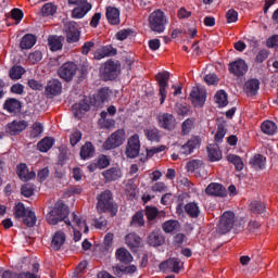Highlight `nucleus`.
<instances>
[{"label": "nucleus", "instance_id": "26", "mask_svg": "<svg viewBox=\"0 0 278 278\" xmlns=\"http://www.w3.org/2000/svg\"><path fill=\"white\" fill-rule=\"evenodd\" d=\"M207 153H208V160L212 162H219V160H223V152L220 151V148H218V144H210L207 147Z\"/></svg>", "mask_w": 278, "mask_h": 278}, {"label": "nucleus", "instance_id": "16", "mask_svg": "<svg viewBox=\"0 0 278 278\" xmlns=\"http://www.w3.org/2000/svg\"><path fill=\"white\" fill-rule=\"evenodd\" d=\"M79 25L76 22H70L67 24L66 41L70 43L79 42Z\"/></svg>", "mask_w": 278, "mask_h": 278}, {"label": "nucleus", "instance_id": "23", "mask_svg": "<svg viewBox=\"0 0 278 278\" xmlns=\"http://www.w3.org/2000/svg\"><path fill=\"white\" fill-rule=\"evenodd\" d=\"M102 175L106 181H116V179L123 177V170H121V167H111L104 170Z\"/></svg>", "mask_w": 278, "mask_h": 278}, {"label": "nucleus", "instance_id": "40", "mask_svg": "<svg viewBox=\"0 0 278 278\" xmlns=\"http://www.w3.org/2000/svg\"><path fill=\"white\" fill-rule=\"evenodd\" d=\"M245 92L248 94H255L260 90V80L251 79L245 83Z\"/></svg>", "mask_w": 278, "mask_h": 278}, {"label": "nucleus", "instance_id": "5", "mask_svg": "<svg viewBox=\"0 0 278 278\" xmlns=\"http://www.w3.org/2000/svg\"><path fill=\"white\" fill-rule=\"evenodd\" d=\"M125 142V129H118L113 132L103 143V149L105 151H112V149H117Z\"/></svg>", "mask_w": 278, "mask_h": 278}, {"label": "nucleus", "instance_id": "35", "mask_svg": "<svg viewBox=\"0 0 278 278\" xmlns=\"http://www.w3.org/2000/svg\"><path fill=\"white\" fill-rule=\"evenodd\" d=\"M227 162L230 164H233L236 170H244V162L242 161V157L236 155V154H228L226 156Z\"/></svg>", "mask_w": 278, "mask_h": 278}, {"label": "nucleus", "instance_id": "21", "mask_svg": "<svg viewBox=\"0 0 278 278\" xmlns=\"http://www.w3.org/2000/svg\"><path fill=\"white\" fill-rule=\"evenodd\" d=\"M64 242H66V235H64L62 230H59L52 237L51 248L53 249V251H60Z\"/></svg>", "mask_w": 278, "mask_h": 278}, {"label": "nucleus", "instance_id": "57", "mask_svg": "<svg viewBox=\"0 0 278 278\" xmlns=\"http://www.w3.org/2000/svg\"><path fill=\"white\" fill-rule=\"evenodd\" d=\"M227 23H237L238 22V12L233 9H230L226 13Z\"/></svg>", "mask_w": 278, "mask_h": 278}, {"label": "nucleus", "instance_id": "8", "mask_svg": "<svg viewBox=\"0 0 278 278\" xmlns=\"http://www.w3.org/2000/svg\"><path fill=\"white\" fill-rule=\"evenodd\" d=\"M126 157L134 160V157H138L140 153V136L132 135L129 137L126 146Z\"/></svg>", "mask_w": 278, "mask_h": 278}, {"label": "nucleus", "instance_id": "51", "mask_svg": "<svg viewBox=\"0 0 278 278\" xmlns=\"http://www.w3.org/2000/svg\"><path fill=\"white\" fill-rule=\"evenodd\" d=\"M126 194L129 199H136L138 197V186L134 185V182H128L126 185Z\"/></svg>", "mask_w": 278, "mask_h": 278}, {"label": "nucleus", "instance_id": "48", "mask_svg": "<svg viewBox=\"0 0 278 278\" xmlns=\"http://www.w3.org/2000/svg\"><path fill=\"white\" fill-rule=\"evenodd\" d=\"M192 127H194V119L188 118L181 125V134L182 136H188L190 131H192Z\"/></svg>", "mask_w": 278, "mask_h": 278}, {"label": "nucleus", "instance_id": "49", "mask_svg": "<svg viewBox=\"0 0 278 278\" xmlns=\"http://www.w3.org/2000/svg\"><path fill=\"white\" fill-rule=\"evenodd\" d=\"M36 213L33 211H28L24 216V225L27 227H34V225H36Z\"/></svg>", "mask_w": 278, "mask_h": 278}, {"label": "nucleus", "instance_id": "13", "mask_svg": "<svg viewBox=\"0 0 278 278\" xmlns=\"http://www.w3.org/2000/svg\"><path fill=\"white\" fill-rule=\"evenodd\" d=\"M228 71L236 77H242L249 71V65H247L244 60L238 59L229 63Z\"/></svg>", "mask_w": 278, "mask_h": 278}, {"label": "nucleus", "instance_id": "63", "mask_svg": "<svg viewBox=\"0 0 278 278\" xmlns=\"http://www.w3.org/2000/svg\"><path fill=\"white\" fill-rule=\"evenodd\" d=\"M28 60L33 63L36 64V62H40L42 60V52L40 51H35L29 54Z\"/></svg>", "mask_w": 278, "mask_h": 278}, {"label": "nucleus", "instance_id": "52", "mask_svg": "<svg viewBox=\"0 0 278 278\" xmlns=\"http://www.w3.org/2000/svg\"><path fill=\"white\" fill-rule=\"evenodd\" d=\"M160 214V211L155 206H147L146 207V216L148 220H155L157 218V215Z\"/></svg>", "mask_w": 278, "mask_h": 278}, {"label": "nucleus", "instance_id": "54", "mask_svg": "<svg viewBox=\"0 0 278 278\" xmlns=\"http://www.w3.org/2000/svg\"><path fill=\"white\" fill-rule=\"evenodd\" d=\"M55 12H58V8H55V5H53L52 3H46L42 7L43 16H53Z\"/></svg>", "mask_w": 278, "mask_h": 278}, {"label": "nucleus", "instance_id": "4", "mask_svg": "<svg viewBox=\"0 0 278 278\" xmlns=\"http://www.w3.org/2000/svg\"><path fill=\"white\" fill-rule=\"evenodd\" d=\"M233 223H236V214H233V212H225L220 217L219 224L217 225V233H229V231L233 229Z\"/></svg>", "mask_w": 278, "mask_h": 278}, {"label": "nucleus", "instance_id": "24", "mask_svg": "<svg viewBox=\"0 0 278 278\" xmlns=\"http://www.w3.org/2000/svg\"><path fill=\"white\" fill-rule=\"evenodd\" d=\"M106 18L111 25H118L121 23V11L114 7H108Z\"/></svg>", "mask_w": 278, "mask_h": 278}, {"label": "nucleus", "instance_id": "18", "mask_svg": "<svg viewBox=\"0 0 278 278\" xmlns=\"http://www.w3.org/2000/svg\"><path fill=\"white\" fill-rule=\"evenodd\" d=\"M199 147H201V139L199 137H193L180 147L179 153L182 155H190V153H192L194 149H199Z\"/></svg>", "mask_w": 278, "mask_h": 278}, {"label": "nucleus", "instance_id": "38", "mask_svg": "<svg viewBox=\"0 0 278 278\" xmlns=\"http://www.w3.org/2000/svg\"><path fill=\"white\" fill-rule=\"evenodd\" d=\"M36 45V36L31 34L25 35L20 43L21 49H31Z\"/></svg>", "mask_w": 278, "mask_h": 278}, {"label": "nucleus", "instance_id": "44", "mask_svg": "<svg viewBox=\"0 0 278 278\" xmlns=\"http://www.w3.org/2000/svg\"><path fill=\"white\" fill-rule=\"evenodd\" d=\"M203 162L199 161V160H193L187 163V170L189 173H197V170H201V168H203Z\"/></svg>", "mask_w": 278, "mask_h": 278}, {"label": "nucleus", "instance_id": "59", "mask_svg": "<svg viewBox=\"0 0 278 278\" xmlns=\"http://www.w3.org/2000/svg\"><path fill=\"white\" fill-rule=\"evenodd\" d=\"M266 46L269 49H278V35L269 37L266 41Z\"/></svg>", "mask_w": 278, "mask_h": 278}, {"label": "nucleus", "instance_id": "45", "mask_svg": "<svg viewBox=\"0 0 278 278\" xmlns=\"http://www.w3.org/2000/svg\"><path fill=\"white\" fill-rule=\"evenodd\" d=\"M48 43L51 51H60V49H62V41H60V38L55 36H50L48 38Z\"/></svg>", "mask_w": 278, "mask_h": 278}, {"label": "nucleus", "instance_id": "47", "mask_svg": "<svg viewBox=\"0 0 278 278\" xmlns=\"http://www.w3.org/2000/svg\"><path fill=\"white\" fill-rule=\"evenodd\" d=\"M132 227H143L144 225V214L142 212H137L131 219Z\"/></svg>", "mask_w": 278, "mask_h": 278}, {"label": "nucleus", "instance_id": "36", "mask_svg": "<svg viewBox=\"0 0 278 278\" xmlns=\"http://www.w3.org/2000/svg\"><path fill=\"white\" fill-rule=\"evenodd\" d=\"M94 155V146L91 142H86L80 149L81 160H90Z\"/></svg>", "mask_w": 278, "mask_h": 278}, {"label": "nucleus", "instance_id": "3", "mask_svg": "<svg viewBox=\"0 0 278 278\" xmlns=\"http://www.w3.org/2000/svg\"><path fill=\"white\" fill-rule=\"evenodd\" d=\"M97 210L98 212H114V199L112 198V191L105 190L98 197Z\"/></svg>", "mask_w": 278, "mask_h": 278}, {"label": "nucleus", "instance_id": "32", "mask_svg": "<svg viewBox=\"0 0 278 278\" xmlns=\"http://www.w3.org/2000/svg\"><path fill=\"white\" fill-rule=\"evenodd\" d=\"M116 258L118 262H122V264H129L134 261V256H131V253L125 248H121L116 251Z\"/></svg>", "mask_w": 278, "mask_h": 278}, {"label": "nucleus", "instance_id": "11", "mask_svg": "<svg viewBox=\"0 0 278 278\" xmlns=\"http://www.w3.org/2000/svg\"><path fill=\"white\" fill-rule=\"evenodd\" d=\"M119 71L121 65H118V63H115L114 61H108L104 63L102 77L105 79V81H112V79H116V77H118Z\"/></svg>", "mask_w": 278, "mask_h": 278}, {"label": "nucleus", "instance_id": "15", "mask_svg": "<svg viewBox=\"0 0 278 278\" xmlns=\"http://www.w3.org/2000/svg\"><path fill=\"white\" fill-rule=\"evenodd\" d=\"M184 268V263L178 258H169L160 264V270H172V273H179Z\"/></svg>", "mask_w": 278, "mask_h": 278}, {"label": "nucleus", "instance_id": "7", "mask_svg": "<svg viewBox=\"0 0 278 278\" xmlns=\"http://www.w3.org/2000/svg\"><path fill=\"white\" fill-rule=\"evenodd\" d=\"M170 79V73L168 72H163L159 73L156 75V81L159 84V94H160V103L161 105L166 101L167 97V91L166 89L168 88V80Z\"/></svg>", "mask_w": 278, "mask_h": 278}, {"label": "nucleus", "instance_id": "33", "mask_svg": "<svg viewBox=\"0 0 278 278\" xmlns=\"http://www.w3.org/2000/svg\"><path fill=\"white\" fill-rule=\"evenodd\" d=\"M148 244L150 247H161V244H164V236L157 231H152L148 237Z\"/></svg>", "mask_w": 278, "mask_h": 278}, {"label": "nucleus", "instance_id": "30", "mask_svg": "<svg viewBox=\"0 0 278 278\" xmlns=\"http://www.w3.org/2000/svg\"><path fill=\"white\" fill-rule=\"evenodd\" d=\"M143 134L150 142H160L162 136L160 135V130L155 127L146 128Z\"/></svg>", "mask_w": 278, "mask_h": 278}, {"label": "nucleus", "instance_id": "60", "mask_svg": "<svg viewBox=\"0 0 278 278\" xmlns=\"http://www.w3.org/2000/svg\"><path fill=\"white\" fill-rule=\"evenodd\" d=\"M151 190L152 192H166L167 187L166 184L159 181L151 187Z\"/></svg>", "mask_w": 278, "mask_h": 278}, {"label": "nucleus", "instance_id": "62", "mask_svg": "<svg viewBox=\"0 0 278 278\" xmlns=\"http://www.w3.org/2000/svg\"><path fill=\"white\" fill-rule=\"evenodd\" d=\"M98 98L104 103V101H108L110 99V89L102 88L99 90Z\"/></svg>", "mask_w": 278, "mask_h": 278}, {"label": "nucleus", "instance_id": "53", "mask_svg": "<svg viewBox=\"0 0 278 278\" xmlns=\"http://www.w3.org/2000/svg\"><path fill=\"white\" fill-rule=\"evenodd\" d=\"M42 131H45V127L40 123L36 122L35 124H33L30 138H38V136H40Z\"/></svg>", "mask_w": 278, "mask_h": 278}, {"label": "nucleus", "instance_id": "34", "mask_svg": "<svg viewBox=\"0 0 278 278\" xmlns=\"http://www.w3.org/2000/svg\"><path fill=\"white\" fill-rule=\"evenodd\" d=\"M55 140L51 137H46L37 143V149L41 153H47L53 147Z\"/></svg>", "mask_w": 278, "mask_h": 278}, {"label": "nucleus", "instance_id": "27", "mask_svg": "<svg viewBox=\"0 0 278 278\" xmlns=\"http://www.w3.org/2000/svg\"><path fill=\"white\" fill-rule=\"evenodd\" d=\"M110 55H116V51L112 46H104L96 51L94 60H103V58H110Z\"/></svg>", "mask_w": 278, "mask_h": 278}, {"label": "nucleus", "instance_id": "6", "mask_svg": "<svg viewBox=\"0 0 278 278\" xmlns=\"http://www.w3.org/2000/svg\"><path fill=\"white\" fill-rule=\"evenodd\" d=\"M70 5H79L72 11L73 18H84L92 10L88 0H68Z\"/></svg>", "mask_w": 278, "mask_h": 278}, {"label": "nucleus", "instance_id": "14", "mask_svg": "<svg viewBox=\"0 0 278 278\" xmlns=\"http://www.w3.org/2000/svg\"><path fill=\"white\" fill-rule=\"evenodd\" d=\"M28 123L26 121H13L7 125V132L10 136H18V134L25 131L28 127Z\"/></svg>", "mask_w": 278, "mask_h": 278}, {"label": "nucleus", "instance_id": "22", "mask_svg": "<svg viewBox=\"0 0 278 278\" xmlns=\"http://www.w3.org/2000/svg\"><path fill=\"white\" fill-rule=\"evenodd\" d=\"M16 173L22 181H29V179H34V177H36V173L29 172L26 164L17 165Z\"/></svg>", "mask_w": 278, "mask_h": 278}, {"label": "nucleus", "instance_id": "12", "mask_svg": "<svg viewBox=\"0 0 278 278\" xmlns=\"http://www.w3.org/2000/svg\"><path fill=\"white\" fill-rule=\"evenodd\" d=\"M159 127L166 129L167 131H173L177 127V119L170 113H161L157 116Z\"/></svg>", "mask_w": 278, "mask_h": 278}, {"label": "nucleus", "instance_id": "50", "mask_svg": "<svg viewBox=\"0 0 278 278\" xmlns=\"http://www.w3.org/2000/svg\"><path fill=\"white\" fill-rule=\"evenodd\" d=\"M29 212V208H25V204L17 203L14 207V214L16 218H23Z\"/></svg>", "mask_w": 278, "mask_h": 278}, {"label": "nucleus", "instance_id": "1", "mask_svg": "<svg viewBox=\"0 0 278 278\" xmlns=\"http://www.w3.org/2000/svg\"><path fill=\"white\" fill-rule=\"evenodd\" d=\"M68 206L64 204L62 201H58L54 207L47 215V223L49 225H58V223H62V220L67 225V227H72L74 231V242H79L81 240V229L84 233H88V225L86 224V219L79 217L77 214L72 213L68 218Z\"/></svg>", "mask_w": 278, "mask_h": 278}, {"label": "nucleus", "instance_id": "10", "mask_svg": "<svg viewBox=\"0 0 278 278\" xmlns=\"http://www.w3.org/2000/svg\"><path fill=\"white\" fill-rule=\"evenodd\" d=\"M77 73V64L74 62L64 63L58 71V75L64 81H72Z\"/></svg>", "mask_w": 278, "mask_h": 278}, {"label": "nucleus", "instance_id": "64", "mask_svg": "<svg viewBox=\"0 0 278 278\" xmlns=\"http://www.w3.org/2000/svg\"><path fill=\"white\" fill-rule=\"evenodd\" d=\"M16 278H40V276H38V274H34L31 271H23L17 274Z\"/></svg>", "mask_w": 278, "mask_h": 278}, {"label": "nucleus", "instance_id": "31", "mask_svg": "<svg viewBox=\"0 0 278 278\" xmlns=\"http://www.w3.org/2000/svg\"><path fill=\"white\" fill-rule=\"evenodd\" d=\"M185 212L190 216V218H199L201 208L197 202H189L185 205Z\"/></svg>", "mask_w": 278, "mask_h": 278}, {"label": "nucleus", "instance_id": "61", "mask_svg": "<svg viewBox=\"0 0 278 278\" xmlns=\"http://www.w3.org/2000/svg\"><path fill=\"white\" fill-rule=\"evenodd\" d=\"M204 81L208 85V86H214L216 84H218V76H216V74H207L204 77Z\"/></svg>", "mask_w": 278, "mask_h": 278}, {"label": "nucleus", "instance_id": "56", "mask_svg": "<svg viewBox=\"0 0 278 278\" xmlns=\"http://www.w3.org/2000/svg\"><path fill=\"white\" fill-rule=\"evenodd\" d=\"M163 151H166V146L153 147L147 150V155L148 157H153L155 153H162Z\"/></svg>", "mask_w": 278, "mask_h": 278}, {"label": "nucleus", "instance_id": "58", "mask_svg": "<svg viewBox=\"0 0 278 278\" xmlns=\"http://www.w3.org/2000/svg\"><path fill=\"white\" fill-rule=\"evenodd\" d=\"M96 163L98 164V168L103 169V168H108V166H110V159H108V156L105 155H101Z\"/></svg>", "mask_w": 278, "mask_h": 278}, {"label": "nucleus", "instance_id": "29", "mask_svg": "<svg viewBox=\"0 0 278 278\" xmlns=\"http://www.w3.org/2000/svg\"><path fill=\"white\" fill-rule=\"evenodd\" d=\"M21 101L14 98L7 100L4 103V110L10 112V114H16V112H21Z\"/></svg>", "mask_w": 278, "mask_h": 278}, {"label": "nucleus", "instance_id": "25", "mask_svg": "<svg viewBox=\"0 0 278 278\" xmlns=\"http://www.w3.org/2000/svg\"><path fill=\"white\" fill-rule=\"evenodd\" d=\"M162 229L165 233H177L181 229V224H179V220L169 219L162 225Z\"/></svg>", "mask_w": 278, "mask_h": 278}, {"label": "nucleus", "instance_id": "37", "mask_svg": "<svg viewBox=\"0 0 278 278\" xmlns=\"http://www.w3.org/2000/svg\"><path fill=\"white\" fill-rule=\"evenodd\" d=\"M261 129L263 134H266L267 136H275L277 132V124L271 121H265L262 123Z\"/></svg>", "mask_w": 278, "mask_h": 278}, {"label": "nucleus", "instance_id": "39", "mask_svg": "<svg viewBox=\"0 0 278 278\" xmlns=\"http://www.w3.org/2000/svg\"><path fill=\"white\" fill-rule=\"evenodd\" d=\"M251 166L255 168V170H262L264 166H266V157H264L262 154H256L251 161Z\"/></svg>", "mask_w": 278, "mask_h": 278}, {"label": "nucleus", "instance_id": "2", "mask_svg": "<svg viewBox=\"0 0 278 278\" xmlns=\"http://www.w3.org/2000/svg\"><path fill=\"white\" fill-rule=\"evenodd\" d=\"M148 23L151 31L164 34L166 25H168V17H166V13H164V11L155 10L149 15Z\"/></svg>", "mask_w": 278, "mask_h": 278}, {"label": "nucleus", "instance_id": "41", "mask_svg": "<svg viewBox=\"0 0 278 278\" xmlns=\"http://www.w3.org/2000/svg\"><path fill=\"white\" fill-rule=\"evenodd\" d=\"M215 103H217L219 108H225L228 105L229 101L227 100V92H225V90H219L216 92Z\"/></svg>", "mask_w": 278, "mask_h": 278}, {"label": "nucleus", "instance_id": "28", "mask_svg": "<svg viewBox=\"0 0 278 278\" xmlns=\"http://www.w3.org/2000/svg\"><path fill=\"white\" fill-rule=\"evenodd\" d=\"M125 242L129 249H138L142 244V239L135 232H130L125 237Z\"/></svg>", "mask_w": 278, "mask_h": 278}, {"label": "nucleus", "instance_id": "9", "mask_svg": "<svg viewBox=\"0 0 278 278\" xmlns=\"http://www.w3.org/2000/svg\"><path fill=\"white\" fill-rule=\"evenodd\" d=\"M190 99L194 108H203L207 99V92L205 88L197 86L193 87L190 93Z\"/></svg>", "mask_w": 278, "mask_h": 278}, {"label": "nucleus", "instance_id": "20", "mask_svg": "<svg viewBox=\"0 0 278 278\" xmlns=\"http://www.w3.org/2000/svg\"><path fill=\"white\" fill-rule=\"evenodd\" d=\"M90 110V104L86 102L85 100L80 101L79 103H76L72 106L73 114L76 118H81L86 112Z\"/></svg>", "mask_w": 278, "mask_h": 278}, {"label": "nucleus", "instance_id": "17", "mask_svg": "<svg viewBox=\"0 0 278 278\" xmlns=\"http://www.w3.org/2000/svg\"><path fill=\"white\" fill-rule=\"evenodd\" d=\"M205 194L208 197H227V189L220 184L212 182L206 187Z\"/></svg>", "mask_w": 278, "mask_h": 278}, {"label": "nucleus", "instance_id": "46", "mask_svg": "<svg viewBox=\"0 0 278 278\" xmlns=\"http://www.w3.org/2000/svg\"><path fill=\"white\" fill-rule=\"evenodd\" d=\"M25 75V68L23 66H13L10 71L11 79L17 80Z\"/></svg>", "mask_w": 278, "mask_h": 278}, {"label": "nucleus", "instance_id": "43", "mask_svg": "<svg viewBox=\"0 0 278 278\" xmlns=\"http://www.w3.org/2000/svg\"><path fill=\"white\" fill-rule=\"evenodd\" d=\"M250 210L253 214H263L266 210V205L262 201L254 200L250 203Z\"/></svg>", "mask_w": 278, "mask_h": 278}, {"label": "nucleus", "instance_id": "19", "mask_svg": "<svg viewBox=\"0 0 278 278\" xmlns=\"http://www.w3.org/2000/svg\"><path fill=\"white\" fill-rule=\"evenodd\" d=\"M46 93L48 97H58L62 93V83L58 79L49 80L46 87Z\"/></svg>", "mask_w": 278, "mask_h": 278}, {"label": "nucleus", "instance_id": "42", "mask_svg": "<svg viewBox=\"0 0 278 278\" xmlns=\"http://www.w3.org/2000/svg\"><path fill=\"white\" fill-rule=\"evenodd\" d=\"M227 125L225 122L217 124V131L215 134V142H223V138L227 135Z\"/></svg>", "mask_w": 278, "mask_h": 278}, {"label": "nucleus", "instance_id": "55", "mask_svg": "<svg viewBox=\"0 0 278 278\" xmlns=\"http://www.w3.org/2000/svg\"><path fill=\"white\" fill-rule=\"evenodd\" d=\"M70 142L72 147L81 142V132L79 130H74L70 136Z\"/></svg>", "mask_w": 278, "mask_h": 278}]
</instances>
